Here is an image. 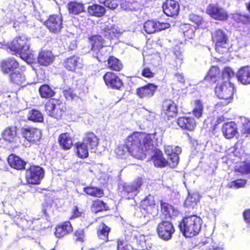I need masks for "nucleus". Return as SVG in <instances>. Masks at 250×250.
Wrapping results in <instances>:
<instances>
[{
    "label": "nucleus",
    "mask_w": 250,
    "mask_h": 250,
    "mask_svg": "<svg viewBox=\"0 0 250 250\" xmlns=\"http://www.w3.org/2000/svg\"><path fill=\"white\" fill-rule=\"evenodd\" d=\"M124 190L125 192L129 194L130 193H135L137 192V189L135 187L131 184L124 187Z\"/></svg>",
    "instance_id": "nucleus-62"
},
{
    "label": "nucleus",
    "mask_w": 250,
    "mask_h": 250,
    "mask_svg": "<svg viewBox=\"0 0 250 250\" xmlns=\"http://www.w3.org/2000/svg\"><path fill=\"white\" fill-rule=\"evenodd\" d=\"M39 94L42 98L51 99L53 97L56 92L47 84L41 85L39 88Z\"/></svg>",
    "instance_id": "nucleus-39"
},
{
    "label": "nucleus",
    "mask_w": 250,
    "mask_h": 250,
    "mask_svg": "<svg viewBox=\"0 0 250 250\" xmlns=\"http://www.w3.org/2000/svg\"><path fill=\"white\" fill-rule=\"evenodd\" d=\"M242 132L245 134H250V121H246L243 124Z\"/></svg>",
    "instance_id": "nucleus-61"
},
{
    "label": "nucleus",
    "mask_w": 250,
    "mask_h": 250,
    "mask_svg": "<svg viewBox=\"0 0 250 250\" xmlns=\"http://www.w3.org/2000/svg\"><path fill=\"white\" fill-rule=\"evenodd\" d=\"M26 221L28 224H29V226H25V229H28L30 230H34V229H41L42 226L41 224V222L40 221V219H33L32 220L27 221L25 219L23 220V221Z\"/></svg>",
    "instance_id": "nucleus-49"
},
{
    "label": "nucleus",
    "mask_w": 250,
    "mask_h": 250,
    "mask_svg": "<svg viewBox=\"0 0 250 250\" xmlns=\"http://www.w3.org/2000/svg\"><path fill=\"white\" fill-rule=\"evenodd\" d=\"M177 125L183 130L193 131L196 127V122L193 117L181 116L176 120Z\"/></svg>",
    "instance_id": "nucleus-16"
},
{
    "label": "nucleus",
    "mask_w": 250,
    "mask_h": 250,
    "mask_svg": "<svg viewBox=\"0 0 250 250\" xmlns=\"http://www.w3.org/2000/svg\"><path fill=\"white\" fill-rule=\"evenodd\" d=\"M88 147L83 141L75 143L74 148L78 157L82 159L87 158L89 156Z\"/></svg>",
    "instance_id": "nucleus-31"
},
{
    "label": "nucleus",
    "mask_w": 250,
    "mask_h": 250,
    "mask_svg": "<svg viewBox=\"0 0 250 250\" xmlns=\"http://www.w3.org/2000/svg\"><path fill=\"white\" fill-rule=\"evenodd\" d=\"M132 184L138 190L143 185L142 178L141 177H138L132 183Z\"/></svg>",
    "instance_id": "nucleus-64"
},
{
    "label": "nucleus",
    "mask_w": 250,
    "mask_h": 250,
    "mask_svg": "<svg viewBox=\"0 0 250 250\" xmlns=\"http://www.w3.org/2000/svg\"><path fill=\"white\" fill-rule=\"evenodd\" d=\"M107 68L112 71L119 72L123 68L122 62L114 56H110L107 60Z\"/></svg>",
    "instance_id": "nucleus-34"
},
{
    "label": "nucleus",
    "mask_w": 250,
    "mask_h": 250,
    "mask_svg": "<svg viewBox=\"0 0 250 250\" xmlns=\"http://www.w3.org/2000/svg\"><path fill=\"white\" fill-rule=\"evenodd\" d=\"M162 113L168 120L173 119L178 115V106L172 100L165 99L162 104Z\"/></svg>",
    "instance_id": "nucleus-13"
},
{
    "label": "nucleus",
    "mask_w": 250,
    "mask_h": 250,
    "mask_svg": "<svg viewBox=\"0 0 250 250\" xmlns=\"http://www.w3.org/2000/svg\"><path fill=\"white\" fill-rule=\"evenodd\" d=\"M170 24L167 22H160L153 20L146 21L144 25L145 32L148 34L168 28Z\"/></svg>",
    "instance_id": "nucleus-15"
},
{
    "label": "nucleus",
    "mask_w": 250,
    "mask_h": 250,
    "mask_svg": "<svg viewBox=\"0 0 250 250\" xmlns=\"http://www.w3.org/2000/svg\"><path fill=\"white\" fill-rule=\"evenodd\" d=\"M220 75V70L217 66H211L207 75L204 78V81L210 83L217 82V77Z\"/></svg>",
    "instance_id": "nucleus-41"
},
{
    "label": "nucleus",
    "mask_w": 250,
    "mask_h": 250,
    "mask_svg": "<svg viewBox=\"0 0 250 250\" xmlns=\"http://www.w3.org/2000/svg\"><path fill=\"white\" fill-rule=\"evenodd\" d=\"M156 231L159 238L165 241H168L174 233L175 228L171 222L163 220L158 224Z\"/></svg>",
    "instance_id": "nucleus-7"
},
{
    "label": "nucleus",
    "mask_w": 250,
    "mask_h": 250,
    "mask_svg": "<svg viewBox=\"0 0 250 250\" xmlns=\"http://www.w3.org/2000/svg\"><path fill=\"white\" fill-rule=\"evenodd\" d=\"M151 160L157 167H165L168 164V161L166 160L161 151H155L154 154L151 157Z\"/></svg>",
    "instance_id": "nucleus-38"
},
{
    "label": "nucleus",
    "mask_w": 250,
    "mask_h": 250,
    "mask_svg": "<svg viewBox=\"0 0 250 250\" xmlns=\"http://www.w3.org/2000/svg\"><path fill=\"white\" fill-rule=\"evenodd\" d=\"M188 19L191 22L194 23L197 27H199L202 24V17L195 14H190L188 16Z\"/></svg>",
    "instance_id": "nucleus-52"
},
{
    "label": "nucleus",
    "mask_w": 250,
    "mask_h": 250,
    "mask_svg": "<svg viewBox=\"0 0 250 250\" xmlns=\"http://www.w3.org/2000/svg\"><path fill=\"white\" fill-rule=\"evenodd\" d=\"M133 242L136 245V249L138 250H142L145 249V243L144 240H139V237L140 238H142V236L139 233L134 234L133 235Z\"/></svg>",
    "instance_id": "nucleus-50"
},
{
    "label": "nucleus",
    "mask_w": 250,
    "mask_h": 250,
    "mask_svg": "<svg viewBox=\"0 0 250 250\" xmlns=\"http://www.w3.org/2000/svg\"><path fill=\"white\" fill-rule=\"evenodd\" d=\"M246 183V180L239 179L231 182L230 183V187L234 188H239L244 187Z\"/></svg>",
    "instance_id": "nucleus-54"
},
{
    "label": "nucleus",
    "mask_w": 250,
    "mask_h": 250,
    "mask_svg": "<svg viewBox=\"0 0 250 250\" xmlns=\"http://www.w3.org/2000/svg\"><path fill=\"white\" fill-rule=\"evenodd\" d=\"M67 8L70 14L74 15H78L84 11V4L75 1L69 2Z\"/></svg>",
    "instance_id": "nucleus-40"
},
{
    "label": "nucleus",
    "mask_w": 250,
    "mask_h": 250,
    "mask_svg": "<svg viewBox=\"0 0 250 250\" xmlns=\"http://www.w3.org/2000/svg\"><path fill=\"white\" fill-rule=\"evenodd\" d=\"M204 111V104L203 102L200 99H196L193 101V108L192 110V115L196 118H200L202 116Z\"/></svg>",
    "instance_id": "nucleus-42"
},
{
    "label": "nucleus",
    "mask_w": 250,
    "mask_h": 250,
    "mask_svg": "<svg viewBox=\"0 0 250 250\" xmlns=\"http://www.w3.org/2000/svg\"><path fill=\"white\" fill-rule=\"evenodd\" d=\"M142 75L144 77L150 78L153 77L154 74L149 68L145 67L142 71Z\"/></svg>",
    "instance_id": "nucleus-59"
},
{
    "label": "nucleus",
    "mask_w": 250,
    "mask_h": 250,
    "mask_svg": "<svg viewBox=\"0 0 250 250\" xmlns=\"http://www.w3.org/2000/svg\"><path fill=\"white\" fill-rule=\"evenodd\" d=\"M21 134L23 138L32 144H37L41 139L42 133L39 128L31 126L22 127Z\"/></svg>",
    "instance_id": "nucleus-10"
},
{
    "label": "nucleus",
    "mask_w": 250,
    "mask_h": 250,
    "mask_svg": "<svg viewBox=\"0 0 250 250\" xmlns=\"http://www.w3.org/2000/svg\"><path fill=\"white\" fill-rule=\"evenodd\" d=\"M162 7L164 13L169 17L176 16L180 12L179 4L175 0H166Z\"/></svg>",
    "instance_id": "nucleus-18"
},
{
    "label": "nucleus",
    "mask_w": 250,
    "mask_h": 250,
    "mask_svg": "<svg viewBox=\"0 0 250 250\" xmlns=\"http://www.w3.org/2000/svg\"><path fill=\"white\" fill-rule=\"evenodd\" d=\"M44 110L48 116L59 120L65 115L67 108L60 99L51 98L45 103Z\"/></svg>",
    "instance_id": "nucleus-3"
},
{
    "label": "nucleus",
    "mask_w": 250,
    "mask_h": 250,
    "mask_svg": "<svg viewBox=\"0 0 250 250\" xmlns=\"http://www.w3.org/2000/svg\"><path fill=\"white\" fill-rule=\"evenodd\" d=\"M111 230V228L107 226L104 222H101L97 227V237L103 242H107L109 241V234Z\"/></svg>",
    "instance_id": "nucleus-27"
},
{
    "label": "nucleus",
    "mask_w": 250,
    "mask_h": 250,
    "mask_svg": "<svg viewBox=\"0 0 250 250\" xmlns=\"http://www.w3.org/2000/svg\"><path fill=\"white\" fill-rule=\"evenodd\" d=\"M235 19L236 22L238 23H241L244 24L250 23V16L248 15L236 14Z\"/></svg>",
    "instance_id": "nucleus-51"
},
{
    "label": "nucleus",
    "mask_w": 250,
    "mask_h": 250,
    "mask_svg": "<svg viewBox=\"0 0 250 250\" xmlns=\"http://www.w3.org/2000/svg\"><path fill=\"white\" fill-rule=\"evenodd\" d=\"M243 216L246 222L250 224V208H247L244 210Z\"/></svg>",
    "instance_id": "nucleus-63"
},
{
    "label": "nucleus",
    "mask_w": 250,
    "mask_h": 250,
    "mask_svg": "<svg viewBox=\"0 0 250 250\" xmlns=\"http://www.w3.org/2000/svg\"><path fill=\"white\" fill-rule=\"evenodd\" d=\"M63 94L67 100H73L77 97L76 93L74 90L71 88L64 90L63 91Z\"/></svg>",
    "instance_id": "nucleus-53"
},
{
    "label": "nucleus",
    "mask_w": 250,
    "mask_h": 250,
    "mask_svg": "<svg viewBox=\"0 0 250 250\" xmlns=\"http://www.w3.org/2000/svg\"><path fill=\"white\" fill-rule=\"evenodd\" d=\"M60 146L65 150L70 149L73 146V140L68 132L61 133L58 139Z\"/></svg>",
    "instance_id": "nucleus-28"
},
{
    "label": "nucleus",
    "mask_w": 250,
    "mask_h": 250,
    "mask_svg": "<svg viewBox=\"0 0 250 250\" xmlns=\"http://www.w3.org/2000/svg\"><path fill=\"white\" fill-rule=\"evenodd\" d=\"M223 75L224 77L230 79L234 76V73L230 68L227 67L224 68L223 71Z\"/></svg>",
    "instance_id": "nucleus-57"
},
{
    "label": "nucleus",
    "mask_w": 250,
    "mask_h": 250,
    "mask_svg": "<svg viewBox=\"0 0 250 250\" xmlns=\"http://www.w3.org/2000/svg\"><path fill=\"white\" fill-rule=\"evenodd\" d=\"M87 12L91 16L100 18L105 14L106 10L103 6L93 4L88 6Z\"/></svg>",
    "instance_id": "nucleus-37"
},
{
    "label": "nucleus",
    "mask_w": 250,
    "mask_h": 250,
    "mask_svg": "<svg viewBox=\"0 0 250 250\" xmlns=\"http://www.w3.org/2000/svg\"><path fill=\"white\" fill-rule=\"evenodd\" d=\"M17 41L18 40L15 38L10 43H7V48L12 52L13 54H19L22 60L27 61L30 58V56H28L27 53L24 51Z\"/></svg>",
    "instance_id": "nucleus-20"
},
{
    "label": "nucleus",
    "mask_w": 250,
    "mask_h": 250,
    "mask_svg": "<svg viewBox=\"0 0 250 250\" xmlns=\"http://www.w3.org/2000/svg\"><path fill=\"white\" fill-rule=\"evenodd\" d=\"M73 231V227L69 220L65 221L57 224L55 228L54 234L60 238L66 236Z\"/></svg>",
    "instance_id": "nucleus-17"
},
{
    "label": "nucleus",
    "mask_w": 250,
    "mask_h": 250,
    "mask_svg": "<svg viewBox=\"0 0 250 250\" xmlns=\"http://www.w3.org/2000/svg\"><path fill=\"white\" fill-rule=\"evenodd\" d=\"M83 191L87 195L94 198H101L104 195L102 188L95 186L85 187L83 188Z\"/></svg>",
    "instance_id": "nucleus-35"
},
{
    "label": "nucleus",
    "mask_w": 250,
    "mask_h": 250,
    "mask_svg": "<svg viewBox=\"0 0 250 250\" xmlns=\"http://www.w3.org/2000/svg\"><path fill=\"white\" fill-rule=\"evenodd\" d=\"M92 212L97 213L103 211H107L110 209L108 204L103 200L97 199L92 201L90 206Z\"/></svg>",
    "instance_id": "nucleus-32"
},
{
    "label": "nucleus",
    "mask_w": 250,
    "mask_h": 250,
    "mask_svg": "<svg viewBox=\"0 0 250 250\" xmlns=\"http://www.w3.org/2000/svg\"><path fill=\"white\" fill-rule=\"evenodd\" d=\"M160 204L161 211L166 217L172 218L179 215V212L178 209L169 203L160 200Z\"/></svg>",
    "instance_id": "nucleus-24"
},
{
    "label": "nucleus",
    "mask_w": 250,
    "mask_h": 250,
    "mask_svg": "<svg viewBox=\"0 0 250 250\" xmlns=\"http://www.w3.org/2000/svg\"><path fill=\"white\" fill-rule=\"evenodd\" d=\"M84 213L83 209H81L78 206L75 205L71 211V215L69 217V220H74L77 218L83 217Z\"/></svg>",
    "instance_id": "nucleus-48"
},
{
    "label": "nucleus",
    "mask_w": 250,
    "mask_h": 250,
    "mask_svg": "<svg viewBox=\"0 0 250 250\" xmlns=\"http://www.w3.org/2000/svg\"><path fill=\"white\" fill-rule=\"evenodd\" d=\"M44 171L43 168L35 165H30L25 173L26 183L29 185H39L44 177Z\"/></svg>",
    "instance_id": "nucleus-5"
},
{
    "label": "nucleus",
    "mask_w": 250,
    "mask_h": 250,
    "mask_svg": "<svg viewBox=\"0 0 250 250\" xmlns=\"http://www.w3.org/2000/svg\"><path fill=\"white\" fill-rule=\"evenodd\" d=\"M82 141L91 149L96 148L99 144L98 136L93 132L90 131L84 133Z\"/></svg>",
    "instance_id": "nucleus-26"
},
{
    "label": "nucleus",
    "mask_w": 250,
    "mask_h": 250,
    "mask_svg": "<svg viewBox=\"0 0 250 250\" xmlns=\"http://www.w3.org/2000/svg\"><path fill=\"white\" fill-rule=\"evenodd\" d=\"M63 20L61 15L53 14L49 16L43 23L50 33L58 34L63 27Z\"/></svg>",
    "instance_id": "nucleus-9"
},
{
    "label": "nucleus",
    "mask_w": 250,
    "mask_h": 250,
    "mask_svg": "<svg viewBox=\"0 0 250 250\" xmlns=\"http://www.w3.org/2000/svg\"><path fill=\"white\" fill-rule=\"evenodd\" d=\"M72 238L76 244L83 243L85 240L84 229L81 228L76 229L72 234Z\"/></svg>",
    "instance_id": "nucleus-46"
},
{
    "label": "nucleus",
    "mask_w": 250,
    "mask_h": 250,
    "mask_svg": "<svg viewBox=\"0 0 250 250\" xmlns=\"http://www.w3.org/2000/svg\"><path fill=\"white\" fill-rule=\"evenodd\" d=\"M17 132L18 128L16 126H8L3 130L2 137L5 141L10 143H15L18 138Z\"/></svg>",
    "instance_id": "nucleus-23"
},
{
    "label": "nucleus",
    "mask_w": 250,
    "mask_h": 250,
    "mask_svg": "<svg viewBox=\"0 0 250 250\" xmlns=\"http://www.w3.org/2000/svg\"><path fill=\"white\" fill-rule=\"evenodd\" d=\"M211 40L215 44L216 52L221 54L228 52L230 47V42L224 30L221 29L214 30L211 33Z\"/></svg>",
    "instance_id": "nucleus-4"
},
{
    "label": "nucleus",
    "mask_w": 250,
    "mask_h": 250,
    "mask_svg": "<svg viewBox=\"0 0 250 250\" xmlns=\"http://www.w3.org/2000/svg\"><path fill=\"white\" fill-rule=\"evenodd\" d=\"M103 79L105 84L109 88L121 90L124 86L122 80L112 71L106 72L103 76Z\"/></svg>",
    "instance_id": "nucleus-11"
},
{
    "label": "nucleus",
    "mask_w": 250,
    "mask_h": 250,
    "mask_svg": "<svg viewBox=\"0 0 250 250\" xmlns=\"http://www.w3.org/2000/svg\"><path fill=\"white\" fill-rule=\"evenodd\" d=\"M52 205L51 203L47 201L44 202L42 204V212L45 216L47 215V211L51 208Z\"/></svg>",
    "instance_id": "nucleus-60"
},
{
    "label": "nucleus",
    "mask_w": 250,
    "mask_h": 250,
    "mask_svg": "<svg viewBox=\"0 0 250 250\" xmlns=\"http://www.w3.org/2000/svg\"><path fill=\"white\" fill-rule=\"evenodd\" d=\"M202 220L196 215L185 216L179 222L178 228L183 235L186 238H192L200 233Z\"/></svg>",
    "instance_id": "nucleus-2"
},
{
    "label": "nucleus",
    "mask_w": 250,
    "mask_h": 250,
    "mask_svg": "<svg viewBox=\"0 0 250 250\" xmlns=\"http://www.w3.org/2000/svg\"><path fill=\"white\" fill-rule=\"evenodd\" d=\"M198 200V194L197 193H188L184 202V207L193 208L196 205Z\"/></svg>",
    "instance_id": "nucleus-45"
},
{
    "label": "nucleus",
    "mask_w": 250,
    "mask_h": 250,
    "mask_svg": "<svg viewBox=\"0 0 250 250\" xmlns=\"http://www.w3.org/2000/svg\"><path fill=\"white\" fill-rule=\"evenodd\" d=\"M19 64L18 62L13 58H10L7 60L3 61L1 64V68L5 73H8L13 71L14 70L18 68Z\"/></svg>",
    "instance_id": "nucleus-36"
},
{
    "label": "nucleus",
    "mask_w": 250,
    "mask_h": 250,
    "mask_svg": "<svg viewBox=\"0 0 250 250\" xmlns=\"http://www.w3.org/2000/svg\"><path fill=\"white\" fill-rule=\"evenodd\" d=\"M221 129L223 136L226 139H231L238 134L237 125L234 121L224 123Z\"/></svg>",
    "instance_id": "nucleus-21"
},
{
    "label": "nucleus",
    "mask_w": 250,
    "mask_h": 250,
    "mask_svg": "<svg viewBox=\"0 0 250 250\" xmlns=\"http://www.w3.org/2000/svg\"><path fill=\"white\" fill-rule=\"evenodd\" d=\"M157 88V85L149 83L136 88V94L140 98L148 99L154 95Z\"/></svg>",
    "instance_id": "nucleus-14"
},
{
    "label": "nucleus",
    "mask_w": 250,
    "mask_h": 250,
    "mask_svg": "<svg viewBox=\"0 0 250 250\" xmlns=\"http://www.w3.org/2000/svg\"><path fill=\"white\" fill-rule=\"evenodd\" d=\"M240 171L242 174H248L250 173V161H245L240 167Z\"/></svg>",
    "instance_id": "nucleus-55"
},
{
    "label": "nucleus",
    "mask_w": 250,
    "mask_h": 250,
    "mask_svg": "<svg viewBox=\"0 0 250 250\" xmlns=\"http://www.w3.org/2000/svg\"><path fill=\"white\" fill-rule=\"evenodd\" d=\"M54 56L52 52L47 50L40 52L38 57V63L42 66H47L53 62Z\"/></svg>",
    "instance_id": "nucleus-30"
},
{
    "label": "nucleus",
    "mask_w": 250,
    "mask_h": 250,
    "mask_svg": "<svg viewBox=\"0 0 250 250\" xmlns=\"http://www.w3.org/2000/svg\"><path fill=\"white\" fill-rule=\"evenodd\" d=\"M10 81L15 86L22 87L26 85L25 76L22 73L17 71L10 74Z\"/></svg>",
    "instance_id": "nucleus-33"
},
{
    "label": "nucleus",
    "mask_w": 250,
    "mask_h": 250,
    "mask_svg": "<svg viewBox=\"0 0 250 250\" xmlns=\"http://www.w3.org/2000/svg\"><path fill=\"white\" fill-rule=\"evenodd\" d=\"M63 67L68 72L78 73L83 67L82 60L77 55H72L65 58L62 62Z\"/></svg>",
    "instance_id": "nucleus-12"
},
{
    "label": "nucleus",
    "mask_w": 250,
    "mask_h": 250,
    "mask_svg": "<svg viewBox=\"0 0 250 250\" xmlns=\"http://www.w3.org/2000/svg\"><path fill=\"white\" fill-rule=\"evenodd\" d=\"M7 161L9 166L16 170H20L25 168L26 162L15 154H10L8 157Z\"/></svg>",
    "instance_id": "nucleus-25"
},
{
    "label": "nucleus",
    "mask_w": 250,
    "mask_h": 250,
    "mask_svg": "<svg viewBox=\"0 0 250 250\" xmlns=\"http://www.w3.org/2000/svg\"><path fill=\"white\" fill-rule=\"evenodd\" d=\"M238 81L243 84L250 83V66H244L238 71L236 75Z\"/></svg>",
    "instance_id": "nucleus-29"
},
{
    "label": "nucleus",
    "mask_w": 250,
    "mask_h": 250,
    "mask_svg": "<svg viewBox=\"0 0 250 250\" xmlns=\"http://www.w3.org/2000/svg\"><path fill=\"white\" fill-rule=\"evenodd\" d=\"M88 47L92 52H98L104 46V41L102 37L99 35H92L88 38Z\"/></svg>",
    "instance_id": "nucleus-19"
},
{
    "label": "nucleus",
    "mask_w": 250,
    "mask_h": 250,
    "mask_svg": "<svg viewBox=\"0 0 250 250\" xmlns=\"http://www.w3.org/2000/svg\"><path fill=\"white\" fill-rule=\"evenodd\" d=\"M16 40L20 43L21 47H22L24 51L27 53L28 56H31V53L29 50L30 47L28 43L29 39L25 35H21L16 37Z\"/></svg>",
    "instance_id": "nucleus-47"
},
{
    "label": "nucleus",
    "mask_w": 250,
    "mask_h": 250,
    "mask_svg": "<svg viewBox=\"0 0 250 250\" xmlns=\"http://www.w3.org/2000/svg\"><path fill=\"white\" fill-rule=\"evenodd\" d=\"M206 12L212 19L219 21H226L229 17L228 12L217 3H209Z\"/></svg>",
    "instance_id": "nucleus-8"
},
{
    "label": "nucleus",
    "mask_w": 250,
    "mask_h": 250,
    "mask_svg": "<svg viewBox=\"0 0 250 250\" xmlns=\"http://www.w3.org/2000/svg\"><path fill=\"white\" fill-rule=\"evenodd\" d=\"M155 205V201L153 196L149 194L144 198L140 203V206L142 208L146 211H148L149 208L154 207Z\"/></svg>",
    "instance_id": "nucleus-44"
},
{
    "label": "nucleus",
    "mask_w": 250,
    "mask_h": 250,
    "mask_svg": "<svg viewBox=\"0 0 250 250\" xmlns=\"http://www.w3.org/2000/svg\"><path fill=\"white\" fill-rule=\"evenodd\" d=\"M118 250H128L127 246L124 239H118L117 241Z\"/></svg>",
    "instance_id": "nucleus-58"
},
{
    "label": "nucleus",
    "mask_w": 250,
    "mask_h": 250,
    "mask_svg": "<svg viewBox=\"0 0 250 250\" xmlns=\"http://www.w3.org/2000/svg\"><path fill=\"white\" fill-rule=\"evenodd\" d=\"M155 133H147L142 131H134L128 135L125 139L124 144L118 147L117 150L119 155H124L126 151L133 158L138 160H144L146 157V151L154 147Z\"/></svg>",
    "instance_id": "nucleus-1"
},
{
    "label": "nucleus",
    "mask_w": 250,
    "mask_h": 250,
    "mask_svg": "<svg viewBox=\"0 0 250 250\" xmlns=\"http://www.w3.org/2000/svg\"><path fill=\"white\" fill-rule=\"evenodd\" d=\"M235 92L234 86L230 82H224L215 87V93L218 97L225 100L226 104L232 101Z\"/></svg>",
    "instance_id": "nucleus-6"
},
{
    "label": "nucleus",
    "mask_w": 250,
    "mask_h": 250,
    "mask_svg": "<svg viewBox=\"0 0 250 250\" xmlns=\"http://www.w3.org/2000/svg\"><path fill=\"white\" fill-rule=\"evenodd\" d=\"M102 31L104 34V36L107 38H112L114 34L113 29L112 28H109V27H105Z\"/></svg>",
    "instance_id": "nucleus-56"
},
{
    "label": "nucleus",
    "mask_w": 250,
    "mask_h": 250,
    "mask_svg": "<svg viewBox=\"0 0 250 250\" xmlns=\"http://www.w3.org/2000/svg\"><path fill=\"white\" fill-rule=\"evenodd\" d=\"M181 151V147L178 146H175L173 148L168 146L165 149V152L168 156L171 167H174L177 165L179 160V154Z\"/></svg>",
    "instance_id": "nucleus-22"
},
{
    "label": "nucleus",
    "mask_w": 250,
    "mask_h": 250,
    "mask_svg": "<svg viewBox=\"0 0 250 250\" xmlns=\"http://www.w3.org/2000/svg\"><path fill=\"white\" fill-rule=\"evenodd\" d=\"M28 119L34 123H42L44 118L42 113L36 109H31L28 114Z\"/></svg>",
    "instance_id": "nucleus-43"
}]
</instances>
